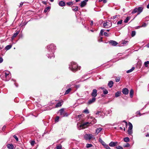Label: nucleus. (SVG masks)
Wrapping results in <instances>:
<instances>
[{
	"label": "nucleus",
	"instance_id": "obj_2",
	"mask_svg": "<svg viewBox=\"0 0 149 149\" xmlns=\"http://www.w3.org/2000/svg\"><path fill=\"white\" fill-rule=\"evenodd\" d=\"M80 67L78 66L77 64L75 63L72 62L70 63L69 65V69L72 72H75L78 69L80 70Z\"/></svg>",
	"mask_w": 149,
	"mask_h": 149
},
{
	"label": "nucleus",
	"instance_id": "obj_39",
	"mask_svg": "<svg viewBox=\"0 0 149 149\" xmlns=\"http://www.w3.org/2000/svg\"><path fill=\"white\" fill-rule=\"evenodd\" d=\"M136 34V32L135 31H132L131 33V36L132 37H134L135 36Z\"/></svg>",
	"mask_w": 149,
	"mask_h": 149
},
{
	"label": "nucleus",
	"instance_id": "obj_41",
	"mask_svg": "<svg viewBox=\"0 0 149 149\" xmlns=\"http://www.w3.org/2000/svg\"><path fill=\"white\" fill-rule=\"evenodd\" d=\"M78 7L77 6L73 7L72 8V10L74 11H76L78 10Z\"/></svg>",
	"mask_w": 149,
	"mask_h": 149
},
{
	"label": "nucleus",
	"instance_id": "obj_45",
	"mask_svg": "<svg viewBox=\"0 0 149 149\" xmlns=\"http://www.w3.org/2000/svg\"><path fill=\"white\" fill-rule=\"evenodd\" d=\"M122 22H123V20H120V21H118L117 22V24H118V25L121 24L122 23Z\"/></svg>",
	"mask_w": 149,
	"mask_h": 149
},
{
	"label": "nucleus",
	"instance_id": "obj_21",
	"mask_svg": "<svg viewBox=\"0 0 149 149\" xmlns=\"http://www.w3.org/2000/svg\"><path fill=\"white\" fill-rule=\"evenodd\" d=\"M7 147L8 149H13L14 146L12 144H9L7 145Z\"/></svg>",
	"mask_w": 149,
	"mask_h": 149
},
{
	"label": "nucleus",
	"instance_id": "obj_1",
	"mask_svg": "<svg viewBox=\"0 0 149 149\" xmlns=\"http://www.w3.org/2000/svg\"><path fill=\"white\" fill-rule=\"evenodd\" d=\"M47 49L48 53L47 55L48 58H51L52 57H54V53L56 49V46L53 44H52L47 46Z\"/></svg>",
	"mask_w": 149,
	"mask_h": 149
},
{
	"label": "nucleus",
	"instance_id": "obj_9",
	"mask_svg": "<svg viewBox=\"0 0 149 149\" xmlns=\"http://www.w3.org/2000/svg\"><path fill=\"white\" fill-rule=\"evenodd\" d=\"M60 115L63 117L67 116L69 114L65 112L64 109H62L60 110Z\"/></svg>",
	"mask_w": 149,
	"mask_h": 149
},
{
	"label": "nucleus",
	"instance_id": "obj_36",
	"mask_svg": "<svg viewBox=\"0 0 149 149\" xmlns=\"http://www.w3.org/2000/svg\"><path fill=\"white\" fill-rule=\"evenodd\" d=\"M92 119H93V121H92V122H91V124H94L96 123V122H97L96 119H95L94 118H92Z\"/></svg>",
	"mask_w": 149,
	"mask_h": 149
},
{
	"label": "nucleus",
	"instance_id": "obj_54",
	"mask_svg": "<svg viewBox=\"0 0 149 149\" xmlns=\"http://www.w3.org/2000/svg\"><path fill=\"white\" fill-rule=\"evenodd\" d=\"M104 35L105 36H109L108 34L107 33V32H104Z\"/></svg>",
	"mask_w": 149,
	"mask_h": 149
},
{
	"label": "nucleus",
	"instance_id": "obj_8",
	"mask_svg": "<svg viewBox=\"0 0 149 149\" xmlns=\"http://www.w3.org/2000/svg\"><path fill=\"white\" fill-rule=\"evenodd\" d=\"M111 25L112 24L110 21L107 22H104L103 24L104 28H108L111 27Z\"/></svg>",
	"mask_w": 149,
	"mask_h": 149
},
{
	"label": "nucleus",
	"instance_id": "obj_44",
	"mask_svg": "<svg viewBox=\"0 0 149 149\" xmlns=\"http://www.w3.org/2000/svg\"><path fill=\"white\" fill-rule=\"evenodd\" d=\"M84 112L86 114H88L89 113V111L87 109H85L84 111Z\"/></svg>",
	"mask_w": 149,
	"mask_h": 149
},
{
	"label": "nucleus",
	"instance_id": "obj_12",
	"mask_svg": "<svg viewBox=\"0 0 149 149\" xmlns=\"http://www.w3.org/2000/svg\"><path fill=\"white\" fill-rule=\"evenodd\" d=\"M96 99V98L93 97V98L91 99H90L88 100L87 102V104H90L93 103L95 102Z\"/></svg>",
	"mask_w": 149,
	"mask_h": 149
},
{
	"label": "nucleus",
	"instance_id": "obj_22",
	"mask_svg": "<svg viewBox=\"0 0 149 149\" xmlns=\"http://www.w3.org/2000/svg\"><path fill=\"white\" fill-rule=\"evenodd\" d=\"M99 113H100V116L102 117V118H103L104 116V114L103 115V113H102L101 111H97V112L96 113V114L97 115H98V114H99Z\"/></svg>",
	"mask_w": 149,
	"mask_h": 149
},
{
	"label": "nucleus",
	"instance_id": "obj_58",
	"mask_svg": "<svg viewBox=\"0 0 149 149\" xmlns=\"http://www.w3.org/2000/svg\"><path fill=\"white\" fill-rule=\"evenodd\" d=\"M23 2H21L20 3V5H19V7H21L22 6L23 4Z\"/></svg>",
	"mask_w": 149,
	"mask_h": 149
},
{
	"label": "nucleus",
	"instance_id": "obj_3",
	"mask_svg": "<svg viewBox=\"0 0 149 149\" xmlns=\"http://www.w3.org/2000/svg\"><path fill=\"white\" fill-rule=\"evenodd\" d=\"M0 77L3 80L5 81H9L11 77L9 72H3L1 74Z\"/></svg>",
	"mask_w": 149,
	"mask_h": 149
},
{
	"label": "nucleus",
	"instance_id": "obj_18",
	"mask_svg": "<svg viewBox=\"0 0 149 149\" xmlns=\"http://www.w3.org/2000/svg\"><path fill=\"white\" fill-rule=\"evenodd\" d=\"M113 82L112 81H109L108 84V86L110 88H111L113 86Z\"/></svg>",
	"mask_w": 149,
	"mask_h": 149
},
{
	"label": "nucleus",
	"instance_id": "obj_7",
	"mask_svg": "<svg viewBox=\"0 0 149 149\" xmlns=\"http://www.w3.org/2000/svg\"><path fill=\"white\" fill-rule=\"evenodd\" d=\"M99 141L102 144L104 147L107 149H110V148L109 146L101 138L99 139Z\"/></svg>",
	"mask_w": 149,
	"mask_h": 149
},
{
	"label": "nucleus",
	"instance_id": "obj_10",
	"mask_svg": "<svg viewBox=\"0 0 149 149\" xmlns=\"http://www.w3.org/2000/svg\"><path fill=\"white\" fill-rule=\"evenodd\" d=\"M91 122L89 123L88 122H87L81 124L79 126L80 128H79V129L80 130L81 129L84 128L86 127V126H87L88 125L91 124Z\"/></svg>",
	"mask_w": 149,
	"mask_h": 149
},
{
	"label": "nucleus",
	"instance_id": "obj_17",
	"mask_svg": "<svg viewBox=\"0 0 149 149\" xmlns=\"http://www.w3.org/2000/svg\"><path fill=\"white\" fill-rule=\"evenodd\" d=\"M109 43L113 46H116L118 44L114 40H110L109 41Z\"/></svg>",
	"mask_w": 149,
	"mask_h": 149
},
{
	"label": "nucleus",
	"instance_id": "obj_15",
	"mask_svg": "<svg viewBox=\"0 0 149 149\" xmlns=\"http://www.w3.org/2000/svg\"><path fill=\"white\" fill-rule=\"evenodd\" d=\"M88 1V0H85L82 1L80 3V6L81 7H84L86 4V2Z\"/></svg>",
	"mask_w": 149,
	"mask_h": 149
},
{
	"label": "nucleus",
	"instance_id": "obj_61",
	"mask_svg": "<svg viewBox=\"0 0 149 149\" xmlns=\"http://www.w3.org/2000/svg\"><path fill=\"white\" fill-rule=\"evenodd\" d=\"M93 24V21L92 20H91V25H92Z\"/></svg>",
	"mask_w": 149,
	"mask_h": 149
},
{
	"label": "nucleus",
	"instance_id": "obj_60",
	"mask_svg": "<svg viewBox=\"0 0 149 149\" xmlns=\"http://www.w3.org/2000/svg\"><path fill=\"white\" fill-rule=\"evenodd\" d=\"M42 2L44 4H45V5H46L47 4V3L45 1H42Z\"/></svg>",
	"mask_w": 149,
	"mask_h": 149
},
{
	"label": "nucleus",
	"instance_id": "obj_37",
	"mask_svg": "<svg viewBox=\"0 0 149 149\" xmlns=\"http://www.w3.org/2000/svg\"><path fill=\"white\" fill-rule=\"evenodd\" d=\"M149 64V61H147L144 62V65L146 67H147L148 65Z\"/></svg>",
	"mask_w": 149,
	"mask_h": 149
},
{
	"label": "nucleus",
	"instance_id": "obj_19",
	"mask_svg": "<svg viewBox=\"0 0 149 149\" xmlns=\"http://www.w3.org/2000/svg\"><path fill=\"white\" fill-rule=\"evenodd\" d=\"M63 101L57 103L55 105V107L57 108L61 107L63 104Z\"/></svg>",
	"mask_w": 149,
	"mask_h": 149
},
{
	"label": "nucleus",
	"instance_id": "obj_51",
	"mask_svg": "<svg viewBox=\"0 0 149 149\" xmlns=\"http://www.w3.org/2000/svg\"><path fill=\"white\" fill-rule=\"evenodd\" d=\"M56 149H61V145L57 146L56 147Z\"/></svg>",
	"mask_w": 149,
	"mask_h": 149
},
{
	"label": "nucleus",
	"instance_id": "obj_49",
	"mask_svg": "<svg viewBox=\"0 0 149 149\" xmlns=\"http://www.w3.org/2000/svg\"><path fill=\"white\" fill-rule=\"evenodd\" d=\"M117 149H123V148L121 146H118L116 148Z\"/></svg>",
	"mask_w": 149,
	"mask_h": 149
},
{
	"label": "nucleus",
	"instance_id": "obj_59",
	"mask_svg": "<svg viewBox=\"0 0 149 149\" xmlns=\"http://www.w3.org/2000/svg\"><path fill=\"white\" fill-rule=\"evenodd\" d=\"M6 128V126H5V125H4L3 128H2V130L3 131H4V130H5V129Z\"/></svg>",
	"mask_w": 149,
	"mask_h": 149
},
{
	"label": "nucleus",
	"instance_id": "obj_27",
	"mask_svg": "<svg viewBox=\"0 0 149 149\" xmlns=\"http://www.w3.org/2000/svg\"><path fill=\"white\" fill-rule=\"evenodd\" d=\"M12 47V45H8L5 47V49L6 50H8L10 49Z\"/></svg>",
	"mask_w": 149,
	"mask_h": 149
},
{
	"label": "nucleus",
	"instance_id": "obj_53",
	"mask_svg": "<svg viewBox=\"0 0 149 149\" xmlns=\"http://www.w3.org/2000/svg\"><path fill=\"white\" fill-rule=\"evenodd\" d=\"M136 113L137 114L139 115L140 116H141L142 115L139 111H137Z\"/></svg>",
	"mask_w": 149,
	"mask_h": 149
},
{
	"label": "nucleus",
	"instance_id": "obj_23",
	"mask_svg": "<svg viewBox=\"0 0 149 149\" xmlns=\"http://www.w3.org/2000/svg\"><path fill=\"white\" fill-rule=\"evenodd\" d=\"M102 128L100 127L97 128L96 130V133L97 134L102 130Z\"/></svg>",
	"mask_w": 149,
	"mask_h": 149
},
{
	"label": "nucleus",
	"instance_id": "obj_56",
	"mask_svg": "<svg viewBox=\"0 0 149 149\" xmlns=\"http://www.w3.org/2000/svg\"><path fill=\"white\" fill-rule=\"evenodd\" d=\"M120 78H117L116 79V82H118L120 81Z\"/></svg>",
	"mask_w": 149,
	"mask_h": 149
},
{
	"label": "nucleus",
	"instance_id": "obj_13",
	"mask_svg": "<svg viewBox=\"0 0 149 149\" xmlns=\"http://www.w3.org/2000/svg\"><path fill=\"white\" fill-rule=\"evenodd\" d=\"M145 132H147V134L146 135V137L149 136V126H146L144 129Z\"/></svg>",
	"mask_w": 149,
	"mask_h": 149
},
{
	"label": "nucleus",
	"instance_id": "obj_40",
	"mask_svg": "<svg viewBox=\"0 0 149 149\" xmlns=\"http://www.w3.org/2000/svg\"><path fill=\"white\" fill-rule=\"evenodd\" d=\"M30 143H31V145L32 146H34L35 142L34 141H30Z\"/></svg>",
	"mask_w": 149,
	"mask_h": 149
},
{
	"label": "nucleus",
	"instance_id": "obj_48",
	"mask_svg": "<svg viewBox=\"0 0 149 149\" xmlns=\"http://www.w3.org/2000/svg\"><path fill=\"white\" fill-rule=\"evenodd\" d=\"M59 118V117L58 116H57L55 119V121L56 122H58V121Z\"/></svg>",
	"mask_w": 149,
	"mask_h": 149
},
{
	"label": "nucleus",
	"instance_id": "obj_24",
	"mask_svg": "<svg viewBox=\"0 0 149 149\" xmlns=\"http://www.w3.org/2000/svg\"><path fill=\"white\" fill-rule=\"evenodd\" d=\"M134 94V91L132 89L130 90V97L131 98H132Z\"/></svg>",
	"mask_w": 149,
	"mask_h": 149
},
{
	"label": "nucleus",
	"instance_id": "obj_57",
	"mask_svg": "<svg viewBox=\"0 0 149 149\" xmlns=\"http://www.w3.org/2000/svg\"><path fill=\"white\" fill-rule=\"evenodd\" d=\"M117 15H115L114 16H113L111 17V19H114L115 18H116V17H117Z\"/></svg>",
	"mask_w": 149,
	"mask_h": 149
},
{
	"label": "nucleus",
	"instance_id": "obj_4",
	"mask_svg": "<svg viewBox=\"0 0 149 149\" xmlns=\"http://www.w3.org/2000/svg\"><path fill=\"white\" fill-rule=\"evenodd\" d=\"M143 9V8L142 7L136 8L132 11L131 13L133 14L137 13V15H139L142 12Z\"/></svg>",
	"mask_w": 149,
	"mask_h": 149
},
{
	"label": "nucleus",
	"instance_id": "obj_46",
	"mask_svg": "<svg viewBox=\"0 0 149 149\" xmlns=\"http://www.w3.org/2000/svg\"><path fill=\"white\" fill-rule=\"evenodd\" d=\"M130 146V144L129 143H126L125 145H124L123 147H129Z\"/></svg>",
	"mask_w": 149,
	"mask_h": 149
},
{
	"label": "nucleus",
	"instance_id": "obj_47",
	"mask_svg": "<svg viewBox=\"0 0 149 149\" xmlns=\"http://www.w3.org/2000/svg\"><path fill=\"white\" fill-rule=\"evenodd\" d=\"M128 41H125L124 40V41L123 42V44L124 45H126L128 44Z\"/></svg>",
	"mask_w": 149,
	"mask_h": 149
},
{
	"label": "nucleus",
	"instance_id": "obj_16",
	"mask_svg": "<svg viewBox=\"0 0 149 149\" xmlns=\"http://www.w3.org/2000/svg\"><path fill=\"white\" fill-rule=\"evenodd\" d=\"M118 144V142H111L109 144V146L111 147H114L116 146Z\"/></svg>",
	"mask_w": 149,
	"mask_h": 149
},
{
	"label": "nucleus",
	"instance_id": "obj_20",
	"mask_svg": "<svg viewBox=\"0 0 149 149\" xmlns=\"http://www.w3.org/2000/svg\"><path fill=\"white\" fill-rule=\"evenodd\" d=\"M59 5L61 7L65 6V2L63 1H60L58 3Z\"/></svg>",
	"mask_w": 149,
	"mask_h": 149
},
{
	"label": "nucleus",
	"instance_id": "obj_11",
	"mask_svg": "<svg viewBox=\"0 0 149 149\" xmlns=\"http://www.w3.org/2000/svg\"><path fill=\"white\" fill-rule=\"evenodd\" d=\"M97 91L95 89H93V90L92 92L91 93V96L94 97H95L97 96Z\"/></svg>",
	"mask_w": 149,
	"mask_h": 149
},
{
	"label": "nucleus",
	"instance_id": "obj_26",
	"mask_svg": "<svg viewBox=\"0 0 149 149\" xmlns=\"http://www.w3.org/2000/svg\"><path fill=\"white\" fill-rule=\"evenodd\" d=\"M128 125L129 127H128V129H129L130 130H132L133 126L132 123L130 122H129L128 123Z\"/></svg>",
	"mask_w": 149,
	"mask_h": 149
},
{
	"label": "nucleus",
	"instance_id": "obj_64",
	"mask_svg": "<svg viewBox=\"0 0 149 149\" xmlns=\"http://www.w3.org/2000/svg\"><path fill=\"white\" fill-rule=\"evenodd\" d=\"M147 47L149 48V43L146 46Z\"/></svg>",
	"mask_w": 149,
	"mask_h": 149
},
{
	"label": "nucleus",
	"instance_id": "obj_43",
	"mask_svg": "<svg viewBox=\"0 0 149 149\" xmlns=\"http://www.w3.org/2000/svg\"><path fill=\"white\" fill-rule=\"evenodd\" d=\"M104 31V29H101L100 31V36H103V32Z\"/></svg>",
	"mask_w": 149,
	"mask_h": 149
},
{
	"label": "nucleus",
	"instance_id": "obj_30",
	"mask_svg": "<svg viewBox=\"0 0 149 149\" xmlns=\"http://www.w3.org/2000/svg\"><path fill=\"white\" fill-rule=\"evenodd\" d=\"M130 19V17H127L124 21V22L125 23H127L128 21Z\"/></svg>",
	"mask_w": 149,
	"mask_h": 149
},
{
	"label": "nucleus",
	"instance_id": "obj_35",
	"mask_svg": "<svg viewBox=\"0 0 149 149\" xmlns=\"http://www.w3.org/2000/svg\"><path fill=\"white\" fill-rule=\"evenodd\" d=\"M67 5L68 6H72L73 5V3L72 2H69L66 3Z\"/></svg>",
	"mask_w": 149,
	"mask_h": 149
},
{
	"label": "nucleus",
	"instance_id": "obj_6",
	"mask_svg": "<svg viewBox=\"0 0 149 149\" xmlns=\"http://www.w3.org/2000/svg\"><path fill=\"white\" fill-rule=\"evenodd\" d=\"M93 137V135L91 134H86L84 136V139L86 140H89Z\"/></svg>",
	"mask_w": 149,
	"mask_h": 149
},
{
	"label": "nucleus",
	"instance_id": "obj_62",
	"mask_svg": "<svg viewBox=\"0 0 149 149\" xmlns=\"http://www.w3.org/2000/svg\"><path fill=\"white\" fill-rule=\"evenodd\" d=\"M102 1H103V3H106L107 2V1L106 0H103Z\"/></svg>",
	"mask_w": 149,
	"mask_h": 149
},
{
	"label": "nucleus",
	"instance_id": "obj_14",
	"mask_svg": "<svg viewBox=\"0 0 149 149\" xmlns=\"http://www.w3.org/2000/svg\"><path fill=\"white\" fill-rule=\"evenodd\" d=\"M129 90L126 88H124L122 90L123 93L125 95L128 94L129 93Z\"/></svg>",
	"mask_w": 149,
	"mask_h": 149
},
{
	"label": "nucleus",
	"instance_id": "obj_33",
	"mask_svg": "<svg viewBox=\"0 0 149 149\" xmlns=\"http://www.w3.org/2000/svg\"><path fill=\"white\" fill-rule=\"evenodd\" d=\"M71 88H69L68 89H67L65 91V95H66L68 94L69 92L71 91Z\"/></svg>",
	"mask_w": 149,
	"mask_h": 149
},
{
	"label": "nucleus",
	"instance_id": "obj_28",
	"mask_svg": "<svg viewBox=\"0 0 149 149\" xmlns=\"http://www.w3.org/2000/svg\"><path fill=\"white\" fill-rule=\"evenodd\" d=\"M134 69V67H132L131 69L129 70H127L126 72L127 73H129L130 72H132Z\"/></svg>",
	"mask_w": 149,
	"mask_h": 149
},
{
	"label": "nucleus",
	"instance_id": "obj_25",
	"mask_svg": "<svg viewBox=\"0 0 149 149\" xmlns=\"http://www.w3.org/2000/svg\"><path fill=\"white\" fill-rule=\"evenodd\" d=\"M19 31H17L15 33H14L13 35V37L14 38L17 36V35L19 33Z\"/></svg>",
	"mask_w": 149,
	"mask_h": 149
},
{
	"label": "nucleus",
	"instance_id": "obj_34",
	"mask_svg": "<svg viewBox=\"0 0 149 149\" xmlns=\"http://www.w3.org/2000/svg\"><path fill=\"white\" fill-rule=\"evenodd\" d=\"M93 146V145L91 144L87 143L86 145V147L87 148L92 147Z\"/></svg>",
	"mask_w": 149,
	"mask_h": 149
},
{
	"label": "nucleus",
	"instance_id": "obj_50",
	"mask_svg": "<svg viewBox=\"0 0 149 149\" xmlns=\"http://www.w3.org/2000/svg\"><path fill=\"white\" fill-rule=\"evenodd\" d=\"M13 137L14 138H15V139L17 141H18V139L16 135H13Z\"/></svg>",
	"mask_w": 149,
	"mask_h": 149
},
{
	"label": "nucleus",
	"instance_id": "obj_31",
	"mask_svg": "<svg viewBox=\"0 0 149 149\" xmlns=\"http://www.w3.org/2000/svg\"><path fill=\"white\" fill-rule=\"evenodd\" d=\"M50 8V7L49 6H48L46 7L45 9L44 10V12L45 13L47 12L48 10H49Z\"/></svg>",
	"mask_w": 149,
	"mask_h": 149
},
{
	"label": "nucleus",
	"instance_id": "obj_38",
	"mask_svg": "<svg viewBox=\"0 0 149 149\" xmlns=\"http://www.w3.org/2000/svg\"><path fill=\"white\" fill-rule=\"evenodd\" d=\"M103 92L104 94V95H106L108 93V91L106 89H104L103 91Z\"/></svg>",
	"mask_w": 149,
	"mask_h": 149
},
{
	"label": "nucleus",
	"instance_id": "obj_32",
	"mask_svg": "<svg viewBox=\"0 0 149 149\" xmlns=\"http://www.w3.org/2000/svg\"><path fill=\"white\" fill-rule=\"evenodd\" d=\"M124 141L125 142H127L129 141L130 139L128 137H125L124 139Z\"/></svg>",
	"mask_w": 149,
	"mask_h": 149
},
{
	"label": "nucleus",
	"instance_id": "obj_63",
	"mask_svg": "<svg viewBox=\"0 0 149 149\" xmlns=\"http://www.w3.org/2000/svg\"><path fill=\"white\" fill-rule=\"evenodd\" d=\"M147 8L148 9L149 8V3L148 4L147 6Z\"/></svg>",
	"mask_w": 149,
	"mask_h": 149
},
{
	"label": "nucleus",
	"instance_id": "obj_52",
	"mask_svg": "<svg viewBox=\"0 0 149 149\" xmlns=\"http://www.w3.org/2000/svg\"><path fill=\"white\" fill-rule=\"evenodd\" d=\"M147 26V24L145 23H144L141 26V27H145Z\"/></svg>",
	"mask_w": 149,
	"mask_h": 149
},
{
	"label": "nucleus",
	"instance_id": "obj_42",
	"mask_svg": "<svg viewBox=\"0 0 149 149\" xmlns=\"http://www.w3.org/2000/svg\"><path fill=\"white\" fill-rule=\"evenodd\" d=\"M127 132H128V134H131L132 133V130H130L129 129H128Z\"/></svg>",
	"mask_w": 149,
	"mask_h": 149
},
{
	"label": "nucleus",
	"instance_id": "obj_29",
	"mask_svg": "<svg viewBox=\"0 0 149 149\" xmlns=\"http://www.w3.org/2000/svg\"><path fill=\"white\" fill-rule=\"evenodd\" d=\"M121 92L120 91H118L115 93V96L116 97H117L119 96L120 95Z\"/></svg>",
	"mask_w": 149,
	"mask_h": 149
},
{
	"label": "nucleus",
	"instance_id": "obj_5",
	"mask_svg": "<svg viewBox=\"0 0 149 149\" xmlns=\"http://www.w3.org/2000/svg\"><path fill=\"white\" fill-rule=\"evenodd\" d=\"M123 122H124V124H121L119 125L118 128H119V129L120 130H122L123 129L125 131V128L127 127V122L125 121V120L123 121Z\"/></svg>",
	"mask_w": 149,
	"mask_h": 149
},
{
	"label": "nucleus",
	"instance_id": "obj_55",
	"mask_svg": "<svg viewBox=\"0 0 149 149\" xmlns=\"http://www.w3.org/2000/svg\"><path fill=\"white\" fill-rule=\"evenodd\" d=\"M3 61V59L2 57H0V63H2Z\"/></svg>",
	"mask_w": 149,
	"mask_h": 149
}]
</instances>
